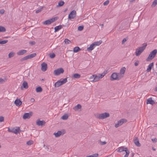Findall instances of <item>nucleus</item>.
Wrapping results in <instances>:
<instances>
[{
  "mask_svg": "<svg viewBox=\"0 0 157 157\" xmlns=\"http://www.w3.org/2000/svg\"><path fill=\"white\" fill-rule=\"evenodd\" d=\"M117 151L120 152H125L126 154L124 156V157H128L129 153V151L128 148L123 147H120Z\"/></svg>",
  "mask_w": 157,
  "mask_h": 157,
  "instance_id": "obj_4",
  "label": "nucleus"
},
{
  "mask_svg": "<svg viewBox=\"0 0 157 157\" xmlns=\"http://www.w3.org/2000/svg\"><path fill=\"white\" fill-rule=\"evenodd\" d=\"M84 28L83 26L82 25L79 26L78 28V30L79 31H82Z\"/></svg>",
  "mask_w": 157,
  "mask_h": 157,
  "instance_id": "obj_43",
  "label": "nucleus"
},
{
  "mask_svg": "<svg viewBox=\"0 0 157 157\" xmlns=\"http://www.w3.org/2000/svg\"><path fill=\"white\" fill-rule=\"evenodd\" d=\"M64 42L65 44H68L71 43V41L67 39H65L64 40Z\"/></svg>",
  "mask_w": 157,
  "mask_h": 157,
  "instance_id": "obj_44",
  "label": "nucleus"
},
{
  "mask_svg": "<svg viewBox=\"0 0 157 157\" xmlns=\"http://www.w3.org/2000/svg\"><path fill=\"white\" fill-rule=\"evenodd\" d=\"M36 53H32L30 55H28V56L29 57V59H31L33 58L34 57H35L36 56Z\"/></svg>",
  "mask_w": 157,
  "mask_h": 157,
  "instance_id": "obj_34",
  "label": "nucleus"
},
{
  "mask_svg": "<svg viewBox=\"0 0 157 157\" xmlns=\"http://www.w3.org/2000/svg\"><path fill=\"white\" fill-rule=\"evenodd\" d=\"M100 25L101 26L102 28L103 27V24H102Z\"/></svg>",
  "mask_w": 157,
  "mask_h": 157,
  "instance_id": "obj_60",
  "label": "nucleus"
},
{
  "mask_svg": "<svg viewBox=\"0 0 157 157\" xmlns=\"http://www.w3.org/2000/svg\"><path fill=\"white\" fill-rule=\"evenodd\" d=\"M4 82V79H3L2 78H0V82L1 83H3Z\"/></svg>",
  "mask_w": 157,
  "mask_h": 157,
  "instance_id": "obj_55",
  "label": "nucleus"
},
{
  "mask_svg": "<svg viewBox=\"0 0 157 157\" xmlns=\"http://www.w3.org/2000/svg\"><path fill=\"white\" fill-rule=\"evenodd\" d=\"M20 130V128L19 127H17L16 129L14 128H12L10 129L9 128H8V131L9 132L13 133L16 134H17Z\"/></svg>",
  "mask_w": 157,
  "mask_h": 157,
  "instance_id": "obj_8",
  "label": "nucleus"
},
{
  "mask_svg": "<svg viewBox=\"0 0 157 157\" xmlns=\"http://www.w3.org/2000/svg\"><path fill=\"white\" fill-rule=\"evenodd\" d=\"M126 70V68L124 67H122L120 70V72L119 73L120 74V75H123L124 76V74Z\"/></svg>",
  "mask_w": 157,
  "mask_h": 157,
  "instance_id": "obj_23",
  "label": "nucleus"
},
{
  "mask_svg": "<svg viewBox=\"0 0 157 157\" xmlns=\"http://www.w3.org/2000/svg\"><path fill=\"white\" fill-rule=\"evenodd\" d=\"M61 85L59 80L56 82L54 84V86L56 87H58Z\"/></svg>",
  "mask_w": 157,
  "mask_h": 157,
  "instance_id": "obj_29",
  "label": "nucleus"
},
{
  "mask_svg": "<svg viewBox=\"0 0 157 157\" xmlns=\"http://www.w3.org/2000/svg\"><path fill=\"white\" fill-rule=\"evenodd\" d=\"M35 101V100L33 98H31L30 99V101L32 102H33Z\"/></svg>",
  "mask_w": 157,
  "mask_h": 157,
  "instance_id": "obj_56",
  "label": "nucleus"
},
{
  "mask_svg": "<svg viewBox=\"0 0 157 157\" xmlns=\"http://www.w3.org/2000/svg\"><path fill=\"white\" fill-rule=\"evenodd\" d=\"M106 74V73L103 72L102 74H100L98 76L100 79L102 78Z\"/></svg>",
  "mask_w": 157,
  "mask_h": 157,
  "instance_id": "obj_41",
  "label": "nucleus"
},
{
  "mask_svg": "<svg viewBox=\"0 0 157 157\" xmlns=\"http://www.w3.org/2000/svg\"><path fill=\"white\" fill-rule=\"evenodd\" d=\"M127 41V40L126 39H125V38H124L122 41V44H124V43Z\"/></svg>",
  "mask_w": 157,
  "mask_h": 157,
  "instance_id": "obj_54",
  "label": "nucleus"
},
{
  "mask_svg": "<svg viewBox=\"0 0 157 157\" xmlns=\"http://www.w3.org/2000/svg\"><path fill=\"white\" fill-rule=\"evenodd\" d=\"M157 53V50L154 49L149 54L148 58H147V61H149L150 60H152L155 56Z\"/></svg>",
  "mask_w": 157,
  "mask_h": 157,
  "instance_id": "obj_5",
  "label": "nucleus"
},
{
  "mask_svg": "<svg viewBox=\"0 0 157 157\" xmlns=\"http://www.w3.org/2000/svg\"><path fill=\"white\" fill-rule=\"evenodd\" d=\"M109 0H107L103 3V5L104 6H107L109 4Z\"/></svg>",
  "mask_w": 157,
  "mask_h": 157,
  "instance_id": "obj_46",
  "label": "nucleus"
},
{
  "mask_svg": "<svg viewBox=\"0 0 157 157\" xmlns=\"http://www.w3.org/2000/svg\"><path fill=\"white\" fill-rule=\"evenodd\" d=\"M5 12V10H4L3 9H2V10H0V13L1 14H3Z\"/></svg>",
  "mask_w": 157,
  "mask_h": 157,
  "instance_id": "obj_52",
  "label": "nucleus"
},
{
  "mask_svg": "<svg viewBox=\"0 0 157 157\" xmlns=\"http://www.w3.org/2000/svg\"><path fill=\"white\" fill-rule=\"evenodd\" d=\"M132 156H133V154H132Z\"/></svg>",
  "mask_w": 157,
  "mask_h": 157,
  "instance_id": "obj_61",
  "label": "nucleus"
},
{
  "mask_svg": "<svg viewBox=\"0 0 157 157\" xmlns=\"http://www.w3.org/2000/svg\"><path fill=\"white\" fill-rule=\"evenodd\" d=\"M146 103L147 104H150L153 105L155 104V102L152 100L151 98H150L147 100Z\"/></svg>",
  "mask_w": 157,
  "mask_h": 157,
  "instance_id": "obj_19",
  "label": "nucleus"
},
{
  "mask_svg": "<svg viewBox=\"0 0 157 157\" xmlns=\"http://www.w3.org/2000/svg\"><path fill=\"white\" fill-rule=\"evenodd\" d=\"M14 103L17 106H20L22 104V102L20 99L17 98L14 101Z\"/></svg>",
  "mask_w": 157,
  "mask_h": 157,
  "instance_id": "obj_14",
  "label": "nucleus"
},
{
  "mask_svg": "<svg viewBox=\"0 0 157 157\" xmlns=\"http://www.w3.org/2000/svg\"><path fill=\"white\" fill-rule=\"evenodd\" d=\"M139 63V61L138 60H137L136 62L135 63L134 65L135 66H137L138 65Z\"/></svg>",
  "mask_w": 157,
  "mask_h": 157,
  "instance_id": "obj_53",
  "label": "nucleus"
},
{
  "mask_svg": "<svg viewBox=\"0 0 157 157\" xmlns=\"http://www.w3.org/2000/svg\"><path fill=\"white\" fill-rule=\"evenodd\" d=\"M151 140L154 143L156 142L157 141V139L156 138L152 139Z\"/></svg>",
  "mask_w": 157,
  "mask_h": 157,
  "instance_id": "obj_50",
  "label": "nucleus"
},
{
  "mask_svg": "<svg viewBox=\"0 0 157 157\" xmlns=\"http://www.w3.org/2000/svg\"><path fill=\"white\" fill-rule=\"evenodd\" d=\"M67 78H66L64 79H61L59 80L61 85L66 83L67 82Z\"/></svg>",
  "mask_w": 157,
  "mask_h": 157,
  "instance_id": "obj_22",
  "label": "nucleus"
},
{
  "mask_svg": "<svg viewBox=\"0 0 157 157\" xmlns=\"http://www.w3.org/2000/svg\"><path fill=\"white\" fill-rule=\"evenodd\" d=\"M64 70L62 68H59L54 71L53 74L56 76H58L61 74H63Z\"/></svg>",
  "mask_w": 157,
  "mask_h": 157,
  "instance_id": "obj_7",
  "label": "nucleus"
},
{
  "mask_svg": "<svg viewBox=\"0 0 157 157\" xmlns=\"http://www.w3.org/2000/svg\"><path fill=\"white\" fill-rule=\"evenodd\" d=\"M154 90L155 91H157V87H155V89Z\"/></svg>",
  "mask_w": 157,
  "mask_h": 157,
  "instance_id": "obj_57",
  "label": "nucleus"
},
{
  "mask_svg": "<svg viewBox=\"0 0 157 157\" xmlns=\"http://www.w3.org/2000/svg\"><path fill=\"white\" fill-rule=\"evenodd\" d=\"M14 53L13 52H10L8 55L9 57V58H11L14 56Z\"/></svg>",
  "mask_w": 157,
  "mask_h": 157,
  "instance_id": "obj_37",
  "label": "nucleus"
},
{
  "mask_svg": "<svg viewBox=\"0 0 157 157\" xmlns=\"http://www.w3.org/2000/svg\"><path fill=\"white\" fill-rule=\"evenodd\" d=\"M95 47V46L93 43L91 44H90V46L89 47L87 48V50H88L89 51H91Z\"/></svg>",
  "mask_w": 157,
  "mask_h": 157,
  "instance_id": "obj_21",
  "label": "nucleus"
},
{
  "mask_svg": "<svg viewBox=\"0 0 157 157\" xmlns=\"http://www.w3.org/2000/svg\"><path fill=\"white\" fill-rule=\"evenodd\" d=\"M133 142L137 146L140 147L141 146V144L139 143L138 139L137 137H134L133 139Z\"/></svg>",
  "mask_w": 157,
  "mask_h": 157,
  "instance_id": "obj_12",
  "label": "nucleus"
},
{
  "mask_svg": "<svg viewBox=\"0 0 157 157\" xmlns=\"http://www.w3.org/2000/svg\"><path fill=\"white\" fill-rule=\"evenodd\" d=\"M6 31V29L4 27L0 26V33L5 32Z\"/></svg>",
  "mask_w": 157,
  "mask_h": 157,
  "instance_id": "obj_33",
  "label": "nucleus"
},
{
  "mask_svg": "<svg viewBox=\"0 0 157 157\" xmlns=\"http://www.w3.org/2000/svg\"><path fill=\"white\" fill-rule=\"evenodd\" d=\"M102 41L101 40H100L99 41H97L96 42H95L93 43L95 47L96 46L99 45H100L102 43Z\"/></svg>",
  "mask_w": 157,
  "mask_h": 157,
  "instance_id": "obj_32",
  "label": "nucleus"
},
{
  "mask_svg": "<svg viewBox=\"0 0 157 157\" xmlns=\"http://www.w3.org/2000/svg\"><path fill=\"white\" fill-rule=\"evenodd\" d=\"M45 122L44 121H40V120L38 119L36 122V124L38 126H43L45 124Z\"/></svg>",
  "mask_w": 157,
  "mask_h": 157,
  "instance_id": "obj_13",
  "label": "nucleus"
},
{
  "mask_svg": "<svg viewBox=\"0 0 157 157\" xmlns=\"http://www.w3.org/2000/svg\"><path fill=\"white\" fill-rule=\"evenodd\" d=\"M49 57L51 58H53L55 57L56 55L54 53H50L49 54Z\"/></svg>",
  "mask_w": 157,
  "mask_h": 157,
  "instance_id": "obj_40",
  "label": "nucleus"
},
{
  "mask_svg": "<svg viewBox=\"0 0 157 157\" xmlns=\"http://www.w3.org/2000/svg\"><path fill=\"white\" fill-rule=\"evenodd\" d=\"M147 44L144 43L143 46L136 49L135 52V54L136 56H139L145 49Z\"/></svg>",
  "mask_w": 157,
  "mask_h": 157,
  "instance_id": "obj_1",
  "label": "nucleus"
},
{
  "mask_svg": "<svg viewBox=\"0 0 157 157\" xmlns=\"http://www.w3.org/2000/svg\"><path fill=\"white\" fill-rule=\"evenodd\" d=\"M153 63H152L149 65L146 70L147 72H149L151 71L152 67L153 66Z\"/></svg>",
  "mask_w": 157,
  "mask_h": 157,
  "instance_id": "obj_20",
  "label": "nucleus"
},
{
  "mask_svg": "<svg viewBox=\"0 0 157 157\" xmlns=\"http://www.w3.org/2000/svg\"><path fill=\"white\" fill-rule=\"evenodd\" d=\"M4 117L2 116H0V122H2L4 121Z\"/></svg>",
  "mask_w": 157,
  "mask_h": 157,
  "instance_id": "obj_47",
  "label": "nucleus"
},
{
  "mask_svg": "<svg viewBox=\"0 0 157 157\" xmlns=\"http://www.w3.org/2000/svg\"><path fill=\"white\" fill-rule=\"evenodd\" d=\"M95 117L99 119H103L109 117V113H97L95 115Z\"/></svg>",
  "mask_w": 157,
  "mask_h": 157,
  "instance_id": "obj_2",
  "label": "nucleus"
},
{
  "mask_svg": "<svg viewBox=\"0 0 157 157\" xmlns=\"http://www.w3.org/2000/svg\"><path fill=\"white\" fill-rule=\"evenodd\" d=\"M57 19V17H54L47 20L43 23L44 25H48L55 21Z\"/></svg>",
  "mask_w": 157,
  "mask_h": 157,
  "instance_id": "obj_6",
  "label": "nucleus"
},
{
  "mask_svg": "<svg viewBox=\"0 0 157 157\" xmlns=\"http://www.w3.org/2000/svg\"><path fill=\"white\" fill-rule=\"evenodd\" d=\"M76 15V11L75 10L72 11L68 15V19H71L74 18Z\"/></svg>",
  "mask_w": 157,
  "mask_h": 157,
  "instance_id": "obj_10",
  "label": "nucleus"
},
{
  "mask_svg": "<svg viewBox=\"0 0 157 157\" xmlns=\"http://www.w3.org/2000/svg\"><path fill=\"white\" fill-rule=\"evenodd\" d=\"M127 122V120L124 119H122L118 121L115 125V127L117 128L122 125L124 123Z\"/></svg>",
  "mask_w": 157,
  "mask_h": 157,
  "instance_id": "obj_9",
  "label": "nucleus"
},
{
  "mask_svg": "<svg viewBox=\"0 0 157 157\" xmlns=\"http://www.w3.org/2000/svg\"><path fill=\"white\" fill-rule=\"evenodd\" d=\"M29 44L33 45L35 44V41H30L29 42Z\"/></svg>",
  "mask_w": 157,
  "mask_h": 157,
  "instance_id": "obj_51",
  "label": "nucleus"
},
{
  "mask_svg": "<svg viewBox=\"0 0 157 157\" xmlns=\"http://www.w3.org/2000/svg\"><path fill=\"white\" fill-rule=\"evenodd\" d=\"M8 41V40H3L0 41V44H3L7 43Z\"/></svg>",
  "mask_w": 157,
  "mask_h": 157,
  "instance_id": "obj_42",
  "label": "nucleus"
},
{
  "mask_svg": "<svg viewBox=\"0 0 157 157\" xmlns=\"http://www.w3.org/2000/svg\"><path fill=\"white\" fill-rule=\"evenodd\" d=\"M64 4V2L63 1H61L59 2L58 5L57 6H63Z\"/></svg>",
  "mask_w": 157,
  "mask_h": 157,
  "instance_id": "obj_36",
  "label": "nucleus"
},
{
  "mask_svg": "<svg viewBox=\"0 0 157 157\" xmlns=\"http://www.w3.org/2000/svg\"><path fill=\"white\" fill-rule=\"evenodd\" d=\"M81 77V75L80 74L76 73L73 75V77L75 78H79Z\"/></svg>",
  "mask_w": 157,
  "mask_h": 157,
  "instance_id": "obj_27",
  "label": "nucleus"
},
{
  "mask_svg": "<svg viewBox=\"0 0 157 157\" xmlns=\"http://www.w3.org/2000/svg\"><path fill=\"white\" fill-rule=\"evenodd\" d=\"M100 144L101 145H105L106 144V142L105 141L102 142V141H101V140H100Z\"/></svg>",
  "mask_w": 157,
  "mask_h": 157,
  "instance_id": "obj_49",
  "label": "nucleus"
},
{
  "mask_svg": "<svg viewBox=\"0 0 157 157\" xmlns=\"http://www.w3.org/2000/svg\"><path fill=\"white\" fill-rule=\"evenodd\" d=\"M62 134V132L61 131H58L56 133H54V135L55 136V137H59L60 136H61Z\"/></svg>",
  "mask_w": 157,
  "mask_h": 157,
  "instance_id": "obj_24",
  "label": "nucleus"
},
{
  "mask_svg": "<svg viewBox=\"0 0 157 157\" xmlns=\"http://www.w3.org/2000/svg\"><path fill=\"white\" fill-rule=\"evenodd\" d=\"M81 108V105L79 104H78L76 106H75L73 108V109L75 111H77L78 109H80Z\"/></svg>",
  "mask_w": 157,
  "mask_h": 157,
  "instance_id": "obj_25",
  "label": "nucleus"
},
{
  "mask_svg": "<svg viewBox=\"0 0 157 157\" xmlns=\"http://www.w3.org/2000/svg\"><path fill=\"white\" fill-rule=\"evenodd\" d=\"M62 28V26L61 25H59V26H56L54 28L55 30V32H56L57 31H58L60 29H61Z\"/></svg>",
  "mask_w": 157,
  "mask_h": 157,
  "instance_id": "obj_26",
  "label": "nucleus"
},
{
  "mask_svg": "<svg viewBox=\"0 0 157 157\" xmlns=\"http://www.w3.org/2000/svg\"><path fill=\"white\" fill-rule=\"evenodd\" d=\"M68 116L67 114H65L61 117V118L63 120H66L68 118Z\"/></svg>",
  "mask_w": 157,
  "mask_h": 157,
  "instance_id": "obj_35",
  "label": "nucleus"
},
{
  "mask_svg": "<svg viewBox=\"0 0 157 157\" xmlns=\"http://www.w3.org/2000/svg\"><path fill=\"white\" fill-rule=\"evenodd\" d=\"M152 149L154 151H155L156 150V149L155 148H154V147H152Z\"/></svg>",
  "mask_w": 157,
  "mask_h": 157,
  "instance_id": "obj_59",
  "label": "nucleus"
},
{
  "mask_svg": "<svg viewBox=\"0 0 157 157\" xmlns=\"http://www.w3.org/2000/svg\"><path fill=\"white\" fill-rule=\"evenodd\" d=\"M28 87L29 86L27 82L26 81H25L23 83L22 86L21 87V90H23V87L25 89H27Z\"/></svg>",
  "mask_w": 157,
  "mask_h": 157,
  "instance_id": "obj_18",
  "label": "nucleus"
},
{
  "mask_svg": "<svg viewBox=\"0 0 157 157\" xmlns=\"http://www.w3.org/2000/svg\"><path fill=\"white\" fill-rule=\"evenodd\" d=\"M42 9H43V7H42L41 8H40L38 10H37L36 11V13H39L40 12H41V11Z\"/></svg>",
  "mask_w": 157,
  "mask_h": 157,
  "instance_id": "obj_48",
  "label": "nucleus"
},
{
  "mask_svg": "<svg viewBox=\"0 0 157 157\" xmlns=\"http://www.w3.org/2000/svg\"><path fill=\"white\" fill-rule=\"evenodd\" d=\"M32 114L33 113L32 112H30L29 113H25L23 116V118L24 119H29L32 116Z\"/></svg>",
  "mask_w": 157,
  "mask_h": 157,
  "instance_id": "obj_11",
  "label": "nucleus"
},
{
  "mask_svg": "<svg viewBox=\"0 0 157 157\" xmlns=\"http://www.w3.org/2000/svg\"><path fill=\"white\" fill-rule=\"evenodd\" d=\"M26 144L28 145H30L33 144V141L32 140L29 141L27 142Z\"/></svg>",
  "mask_w": 157,
  "mask_h": 157,
  "instance_id": "obj_45",
  "label": "nucleus"
},
{
  "mask_svg": "<svg viewBox=\"0 0 157 157\" xmlns=\"http://www.w3.org/2000/svg\"><path fill=\"white\" fill-rule=\"evenodd\" d=\"M98 154H93V155H90L89 156H86V157H98Z\"/></svg>",
  "mask_w": 157,
  "mask_h": 157,
  "instance_id": "obj_39",
  "label": "nucleus"
},
{
  "mask_svg": "<svg viewBox=\"0 0 157 157\" xmlns=\"http://www.w3.org/2000/svg\"><path fill=\"white\" fill-rule=\"evenodd\" d=\"M27 52V50H21L17 52V54L18 56L22 55Z\"/></svg>",
  "mask_w": 157,
  "mask_h": 157,
  "instance_id": "obj_17",
  "label": "nucleus"
},
{
  "mask_svg": "<svg viewBox=\"0 0 157 157\" xmlns=\"http://www.w3.org/2000/svg\"><path fill=\"white\" fill-rule=\"evenodd\" d=\"M123 75H120V74L117 73H113L111 76L110 80L113 81L115 80H119L123 78Z\"/></svg>",
  "mask_w": 157,
  "mask_h": 157,
  "instance_id": "obj_3",
  "label": "nucleus"
},
{
  "mask_svg": "<svg viewBox=\"0 0 157 157\" xmlns=\"http://www.w3.org/2000/svg\"><path fill=\"white\" fill-rule=\"evenodd\" d=\"M90 78H93L92 81L94 82H97L100 79V78L98 76L95 75H93Z\"/></svg>",
  "mask_w": 157,
  "mask_h": 157,
  "instance_id": "obj_16",
  "label": "nucleus"
},
{
  "mask_svg": "<svg viewBox=\"0 0 157 157\" xmlns=\"http://www.w3.org/2000/svg\"><path fill=\"white\" fill-rule=\"evenodd\" d=\"M157 4V0H154L151 5L152 7H155Z\"/></svg>",
  "mask_w": 157,
  "mask_h": 157,
  "instance_id": "obj_38",
  "label": "nucleus"
},
{
  "mask_svg": "<svg viewBox=\"0 0 157 157\" xmlns=\"http://www.w3.org/2000/svg\"><path fill=\"white\" fill-rule=\"evenodd\" d=\"M135 1V0H130V2H134Z\"/></svg>",
  "mask_w": 157,
  "mask_h": 157,
  "instance_id": "obj_58",
  "label": "nucleus"
},
{
  "mask_svg": "<svg viewBox=\"0 0 157 157\" xmlns=\"http://www.w3.org/2000/svg\"><path fill=\"white\" fill-rule=\"evenodd\" d=\"M81 49L78 47H76L74 48L73 51L74 52H77L80 51Z\"/></svg>",
  "mask_w": 157,
  "mask_h": 157,
  "instance_id": "obj_28",
  "label": "nucleus"
},
{
  "mask_svg": "<svg viewBox=\"0 0 157 157\" xmlns=\"http://www.w3.org/2000/svg\"><path fill=\"white\" fill-rule=\"evenodd\" d=\"M41 70L43 71H45L47 68V65L45 63H43L41 64Z\"/></svg>",
  "mask_w": 157,
  "mask_h": 157,
  "instance_id": "obj_15",
  "label": "nucleus"
},
{
  "mask_svg": "<svg viewBox=\"0 0 157 157\" xmlns=\"http://www.w3.org/2000/svg\"><path fill=\"white\" fill-rule=\"evenodd\" d=\"M29 57L28 56H28H25L24 57L22 58L21 59H20V61L21 62H23V61H25V60H26L27 59H29Z\"/></svg>",
  "mask_w": 157,
  "mask_h": 157,
  "instance_id": "obj_30",
  "label": "nucleus"
},
{
  "mask_svg": "<svg viewBox=\"0 0 157 157\" xmlns=\"http://www.w3.org/2000/svg\"><path fill=\"white\" fill-rule=\"evenodd\" d=\"M36 90L37 92H41L42 91V89L41 87L39 86L36 88Z\"/></svg>",
  "mask_w": 157,
  "mask_h": 157,
  "instance_id": "obj_31",
  "label": "nucleus"
}]
</instances>
